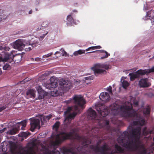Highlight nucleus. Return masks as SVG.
Listing matches in <instances>:
<instances>
[{"label":"nucleus","mask_w":154,"mask_h":154,"mask_svg":"<svg viewBox=\"0 0 154 154\" xmlns=\"http://www.w3.org/2000/svg\"><path fill=\"white\" fill-rule=\"evenodd\" d=\"M106 55L105 56H103L100 57L101 59H103L104 58H106L108 57L109 56H110V54H109L107 51H106Z\"/></svg>","instance_id":"a19ab883"},{"label":"nucleus","mask_w":154,"mask_h":154,"mask_svg":"<svg viewBox=\"0 0 154 154\" xmlns=\"http://www.w3.org/2000/svg\"><path fill=\"white\" fill-rule=\"evenodd\" d=\"M60 124V122H57L53 125V128H55L57 130V129L59 127Z\"/></svg>","instance_id":"58836bf2"},{"label":"nucleus","mask_w":154,"mask_h":154,"mask_svg":"<svg viewBox=\"0 0 154 154\" xmlns=\"http://www.w3.org/2000/svg\"><path fill=\"white\" fill-rule=\"evenodd\" d=\"M30 133L27 132H22L18 134L19 137H22L26 138L29 135Z\"/></svg>","instance_id":"bb28decb"},{"label":"nucleus","mask_w":154,"mask_h":154,"mask_svg":"<svg viewBox=\"0 0 154 154\" xmlns=\"http://www.w3.org/2000/svg\"><path fill=\"white\" fill-rule=\"evenodd\" d=\"M91 143V141L88 140L84 139H83V141L82 142V144L83 146H86L90 144Z\"/></svg>","instance_id":"f704fd0d"},{"label":"nucleus","mask_w":154,"mask_h":154,"mask_svg":"<svg viewBox=\"0 0 154 154\" xmlns=\"http://www.w3.org/2000/svg\"><path fill=\"white\" fill-rule=\"evenodd\" d=\"M122 79H121V82L122 83V86L124 88L126 89L129 85V83L126 80H123L122 82Z\"/></svg>","instance_id":"c85d7f7f"},{"label":"nucleus","mask_w":154,"mask_h":154,"mask_svg":"<svg viewBox=\"0 0 154 154\" xmlns=\"http://www.w3.org/2000/svg\"><path fill=\"white\" fill-rule=\"evenodd\" d=\"M151 108L149 105H146L145 108L143 110V113L144 116H148L150 115Z\"/></svg>","instance_id":"4be33fe9"},{"label":"nucleus","mask_w":154,"mask_h":154,"mask_svg":"<svg viewBox=\"0 0 154 154\" xmlns=\"http://www.w3.org/2000/svg\"><path fill=\"white\" fill-rule=\"evenodd\" d=\"M6 128H5L1 130H0V133H2L3 132L5 131H6Z\"/></svg>","instance_id":"5fc2aeb1"},{"label":"nucleus","mask_w":154,"mask_h":154,"mask_svg":"<svg viewBox=\"0 0 154 154\" xmlns=\"http://www.w3.org/2000/svg\"><path fill=\"white\" fill-rule=\"evenodd\" d=\"M114 147L117 151L114 152L113 153H123L124 152V149L122 148L118 144H116L114 146Z\"/></svg>","instance_id":"5701e85b"},{"label":"nucleus","mask_w":154,"mask_h":154,"mask_svg":"<svg viewBox=\"0 0 154 154\" xmlns=\"http://www.w3.org/2000/svg\"><path fill=\"white\" fill-rule=\"evenodd\" d=\"M52 116V115H48L47 116H45V117L46 119H47V121H48L50 119Z\"/></svg>","instance_id":"de8ad7c7"},{"label":"nucleus","mask_w":154,"mask_h":154,"mask_svg":"<svg viewBox=\"0 0 154 154\" xmlns=\"http://www.w3.org/2000/svg\"><path fill=\"white\" fill-rule=\"evenodd\" d=\"M150 71V72H154V66L153 67L151 70H149Z\"/></svg>","instance_id":"bf43d9fd"},{"label":"nucleus","mask_w":154,"mask_h":154,"mask_svg":"<svg viewBox=\"0 0 154 154\" xmlns=\"http://www.w3.org/2000/svg\"><path fill=\"white\" fill-rule=\"evenodd\" d=\"M48 23L47 21H44L42 23V26L41 27H38L37 29V30H40L41 29H45V28H46L47 27L48 25Z\"/></svg>","instance_id":"cd10ccee"},{"label":"nucleus","mask_w":154,"mask_h":154,"mask_svg":"<svg viewBox=\"0 0 154 154\" xmlns=\"http://www.w3.org/2000/svg\"><path fill=\"white\" fill-rule=\"evenodd\" d=\"M90 50H94V47L93 46H91L90 47H89L87 49H86L85 51H90Z\"/></svg>","instance_id":"09e8293b"},{"label":"nucleus","mask_w":154,"mask_h":154,"mask_svg":"<svg viewBox=\"0 0 154 154\" xmlns=\"http://www.w3.org/2000/svg\"><path fill=\"white\" fill-rule=\"evenodd\" d=\"M50 83L47 84L45 87L47 89L52 90V88H56L58 85L57 80L55 79L53 77L50 79Z\"/></svg>","instance_id":"6e6552de"},{"label":"nucleus","mask_w":154,"mask_h":154,"mask_svg":"<svg viewBox=\"0 0 154 154\" xmlns=\"http://www.w3.org/2000/svg\"><path fill=\"white\" fill-rule=\"evenodd\" d=\"M38 42L36 41L35 42H33L32 43V44L29 43V46H30L31 47H28V48H25V50L26 51H31L32 50V48L33 47V45L37 44L38 43Z\"/></svg>","instance_id":"7c9ffc66"},{"label":"nucleus","mask_w":154,"mask_h":154,"mask_svg":"<svg viewBox=\"0 0 154 154\" xmlns=\"http://www.w3.org/2000/svg\"><path fill=\"white\" fill-rule=\"evenodd\" d=\"M6 107L5 106H3L0 107V112H2V110L5 109Z\"/></svg>","instance_id":"3c124183"},{"label":"nucleus","mask_w":154,"mask_h":154,"mask_svg":"<svg viewBox=\"0 0 154 154\" xmlns=\"http://www.w3.org/2000/svg\"><path fill=\"white\" fill-rule=\"evenodd\" d=\"M17 124H19L20 125L22 126L21 128V129L23 130L24 128L26 127V120H24L18 123Z\"/></svg>","instance_id":"72a5a7b5"},{"label":"nucleus","mask_w":154,"mask_h":154,"mask_svg":"<svg viewBox=\"0 0 154 154\" xmlns=\"http://www.w3.org/2000/svg\"><path fill=\"white\" fill-rule=\"evenodd\" d=\"M98 113L103 117L106 116L109 113V108L106 106H103L97 109Z\"/></svg>","instance_id":"0eeeda50"},{"label":"nucleus","mask_w":154,"mask_h":154,"mask_svg":"<svg viewBox=\"0 0 154 154\" xmlns=\"http://www.w3.org/2000/svg\"><path fill=\"white\" fill-rule=\"evenodd\" d=\"M133 104L134 106H137L138 105V103L137 101H134L133 103Z\"/></svg>","instance_id":"603ef678"},{"label":"nucleus","mask_w":154,"mask_h":154,"mask_svg":"<svg viewBox=\"0 0 154 154\" xmlns=\"http://www.w3.org/2000/svg\"><path fill=\"white\" fill-rule=\"evenodd\" d=\"M35 91L33 89H29L26 92V97L27 98H35Z\"/></svg>","instance_id":"6ab92c4d"},{"label":"nucleus","mask_w":154,"mask_h":154,"mask_svg":"<svg viewBox=\"0 0 154 154\" xmlns=\"http://www.w3.org/2000/svg\"><path fill=\"white\" fill-rule=\"evenodd\" d=\"M150 72V71L149 69H145L144 70L140 69L136 71V73L139 76V78L140 76L144 75L146 74H147Z\"/></svg>","instance_id":"a211bd4d"},{"label":"nucleus","mask_w":154,"mask_h":154,"mask_svg":"<svg viewBox=\"0 0 154 154\" xmlns=\"http://www.w3.org/2000/svg\"><path fill=\"white\" fill-rule=\"evenodd\" d=\"M134 0V2H135V3H137V2H138V1H139V0Z\"/></svg>","instance_id":"680f3d73"},{"label":"nucleus","mask_w":154,"mask_h":154,"mask_svg":"<svg viewBox=\"0 0 154 154\" xmlns=\"http://www.w3.org/2000/svg\"><path fill=\"white\" fill-rule=\"evenodd\" d=\"M147 78L142 79L139 82V84L141 88L148 87L150 86V83L148 82Z\"/></svg>","instance_id":"4468645a"},{"label":"nucleus","mask_w":154,"mask_h":154,"mask_svg":"<svg viewBox=\"0 0 154 154\" xmlns=\"http://www.w3.org/2000/svg\"><path fill=\"white\" fill-rule=\"evenodd\" d=\"M14 57V56L13 54L12 53H9L7 52L5 54V57L3 59V61L11 63L14 61L13 59Z\"/></svg>","instance_id":"f8f14e48"},{"label":"nucleus","mask_w":154,"mask_h":154,"mask_svg":"<svg viewBox=\"0 0 154 154\" xmlns=\"http://www.w3.org/2000/svg\"><path fill=\"white\" fill-rule=\"evenodd\" d=\"M3 69L5 70H9L11 69V66L7 63L5 64L3 67Z\"/></svg>","instance_id":"e433bc0d"},{"label":"nucleus","mask_w":154,"mask_h":154,"mask_svg":"<svg viewBox=\"0 0 154 154\" xmlns=\"http://www.w3.org/2000/svg\"><path fill=\"white\" fill-rule=\"evenodd\" d=\"M63 49V51H64V54H63V56H66L67 55V53L63 49H61V50Z\"/></svg>","instance_id":"6e6d98bb"},{"label":"nucleus","mask_w":154,"mask_h":154,"mask_svg":"<svg viewBox=\"0 0 154 154\" xmlns=\"http://www.w3.org/2000/svg\"><path fill=\"white\" fill-rule=\"evenodd\" d=\"M130 127H131L130 126H129V127H128V129H129Z\"/></svg>","instance_id":"338daca9"},{"label":"nucleus","mask_w":154,"mask_h":154,"mask_svg":"<svg viewBox=\"0 0 154 154\" xmlns=\"http://www.w3.org/2000/svg\"><path fill=\"white\" fill-rule=\"evenodd\" d=\"M5 13V11L2 9H0V21L4 19H5L7 17L5 14L4 13Z\"/></svg>","instance_id":"a878e982"},{"label":"nucleus","mask_w":154,"mask_h":154,"mask_svg":"<svg viewBox=\"0 0 154 154\" xmlns=\"http://www.w3.org/2000/svg\"><path fill=\"white\" fill-rule=\"evenodd\" d=\"M80 82V81L79 80H74V84L75 85H77L79 84Z\"/></svg>","instance_id":"a18cd8bd"},{"label":"nucleus","mask_w":154,"mask_h":154,"mask_svg":"<svg viewBox=\"0 0 154 154\" xmlns=\"http://www.w3.org/2000/svg\"><path fill=\"white\" fill-rule=\"evenodd\" d=\"M2 72L1 69H0V74L2 73Z\"/></svg>","instance_id":"69168bd1"},{"label":"nucleus","mask_w":154,"mask_h":154,"mask_svg":"<svg viewBox=\"0 0 154 154\" xmlns=\"http://www.w3.org/2000/svg\"><path fill=\"white\" fill-rule=\"evenodd\" d=\"M18 57V56L17 55H16L15 57Z\"/></svg>","instance_id":"774afa93"},{"label":"nucleus","mask_w":154,"mask_h":154,"mask_svg":"<svg viewBox=\"0 0 154 154\" xmlns=\"http://www.w3.org/2000/svg\"><path fill=\"white\" fill-rule=\"evenodd\" d=\"M73 109L75 112H73L71 114H70L68 115V116L66 117L64 121V122L66 121H68L69 122L70 121V122L71 120H70L71 119H74L75 116L77 115L78 113L80 112V109L79 111V112L78 111L75 110L74 109Z\"/></svg>","instance_id":"dca6fc26"},{"label":"nucleus","mask_w":154,"mask_h":154,"mask_svg":"<svg viewBox=\"0 0 154 154\" xmlns=\"http://www.w3.org/2000/svg\"><path fill=\"white\" fill-rule=\"evenodd\" d=\"M92 69L96 76H97V74H105L106 72V71L104 70L97 69L96 68L93 67Z\"/></svg>","instance_id":"412c9836"},{"label":"nucleus","mask_w":154,"mask_h":154,"mask_svg":"<svg viewBox=\"0 0 154 154\" xmlns=\"http://www.w3.org/2000/svg\"><path fill=\"white\" fill-rule=\"evenodd\" d=\"M95 66L97 67L104 68L107 70L109 68V65L104 64L98 63L96 64Z\"/></svg>","instance_id":"393cba45"},{"label":"nucleus","mask_w":154,"mask_h":154,"mask_svg":"<svg viewBox=\"0 0 154 154\" xmlns=\"http://www.w3.org/2000/svg\"><path fill=\"white\" fill-rule=\"evenodd\" d=\"M24 44L22 41L20 40L16 41L14 44V48L18 50L22 51L24 47Z\"/></svg>","instance_id":"ddd939ff"},{"label":"nucleus","mask_w":154,"mask_h":154,"mask_svg":"<svg viewBox=\"0 0 154 154\" xmlns=\"http://www.w3.org/2000/svg\"><path fill=\"white\" fill-rule=\"evenodd\" d=\"M28 47H27V46H26V45H24V47H23V48H28Z\"/></svg>","instance_id":"e2e57ef3"},{"label":"nucleus","mask_w":154,"mask_h":154,"mask_svg":"<svg viewBox=\"0 0 154 154\" xmlns=\"http://www.w3.org/2000/svg\"><path fill=\"white\" fill-rule=\"evenodd\" d=\"M51 93L52 95L54 97L56 96L58 94V92L56 91H52Z\"/></svg>","instance_id":"79ce46f5"},{"label":"nucleus","mask_w":154,"mask_h":154,"mask_svg":"<svg viewBox=\"0 0 154 154\" xmlns=\"http://www.w3.org/2000/svg\"><path fill=\"white\" fill-rule=\"evenodd\" d=\"M32 11L31 10L29 12V14H32Z\"/></svg>","instance_id":"0e129e2a"},{"label":"nucleus","mask_w":154,"mask_h":154,"mask_svg":"<svg viewBox=\"0 0 154 154\" xmlns=\"http://www.w3.org/2000/svg\"><path fill=\"white\" fill-rule=\"evenodd\" d=\"M18 130L17 129L14 128L9 130L7 132V134L11 135H12L16 134L18 133Z\"/></svg>","instance_id":"c756f323"},{"label":"nucleus","mask_w":154,"mask_h":154,"mask_svg":"<svg viewBox=\"0 0 154 154\" xmlns=\"http://www.w3.org/2000/svg\"><path fill=\"white\" fill-rule=\"evenodd\" d=\"M143 134L145 136H147L148 134H154V127H153L152 130L147 129L146 127H144L142 130Z\"/></svg>","instance_id":"aec40b11"},{"label":"nucleus","mask_w":154,"mask_h":154,"mask_svg":"<svg viewBox=\"0 0 154 154\" xmlns=\"http://www.w3.org/2000/svg\"><path fill=\"white\" fill-rule=\"evenodd\" d=\"M99 50H96V51H91V52H88V53H95V52H99Z\"/></svg>","instance_id":"4d7b16f0"},{"label":"nucleus","mask_w":154,"mask_h":154,"mask_svg":"<svg viewBox=\"0 0 154 154\" xmlns=\"http://www.w3.org/2000/svg\"><path fill=\"white\" fill-rule=\"evenodd\" d=\"M132 142L131 141V142L128 143V146H127V147L129 149L128 150L131 151H135L138 150L140 154H147L146 150L144 146L141 144L140 142H138L137 144L136 142L135 141L134 142V144L132 146H129V145L131 143H132Z\"/></svg>","instance_id":"39448f33"},{"label":"nucleus","mask_w":154,"mask_h":154,"mask_svg":"<svg viewBox=\"0 0 154 154\" xmlns=\"http://www.w3.org/2000/svg\"><path fill=\"white\" fill-rule=\"evenodd\" d=\"M141 128L137 127L134 128H132L128 131H124L121 135L118 138V142L122 146L125 147L128 150L129 149L127 146H128V142H133L129 145L132 146L134 144V142H137L140 138Z\"/></svg>","instance_id":"7ed1b4c3"},{"label":"nucleus","mask_w":154,"mask_h":154,"mask_svg":"<svg viewBox=\"0 0 154 154\" xmlns=\"http://www.w3.org/2000/svg\"><path fill=\"white\" fill-rule=\"evenodd\" d=\"M96 121L98 122V125L100 127L106 128L107 130H109L110 127L109 126V120H98Z\"/></svg>","instance_id":"9d476101"},{"label":"nucleus","mask_w":154,"mask_h":154,"mask_svg":"<svg viewBox=\"0 0 154 154\" xmlns=\"http://www.w3.org/2000/svg\"><path fill=\"white\" fill-rule=\"evenodd\" d=\"M38 93V98L39 99H42L44 98V97L47 95V93L42 90L40 86L37 89Z\"/></svg>","instance_id":"f3484780"},{"label":"nucleus","mask_w":154,"mask_h":154,"mask_svg":"<svg viewBox=\"0 0 154 154\" xmlns=\"http://www.w3.org/2000/svg\"><path fill=\"white\" fill-rule=\"evenodd\" d=\"M40 120L39 119H30V130L32 131H34L36 128L39 129Z\"/></svg>","instance_id":"423d86ee"},{"label":"nucleus","mask_w":154,"mask_h":154,"mask_svg":"<svg viewBox=\"0 0 154 154\" xmlns=\"http://www.w3.org/2000/svg\"><path fill=\"white\" fill-rule=\"evenodd\" d=\"M106 51H105L103 50H99V52H100V53H106Z\"/></svg>","instance_id":"13d9d810"},{"label":"nucleus","mask_w":154,"mask_h":154,"mask_svg":"<svg viewBox=\"0 0 154 154\" xmlns=\"http://www.w3.org/2000/svg\"><path fill=\"white\" fill-rule=\"evenodd\" d=\"M40 120L42 125H44V123L47 122V120L45 117V116H41L40 117Z\"/></svg>","instance_id":"c9c22d12"},{"label":"nucleus","mask_w":154,"mask_h":154,"mask_svg":"<svg viewBox=\"0 0 154 154\" xmlns=\"http://www.w3.org/2000/svg\"><path fill=\"white\" fill-rule=\"evenodd\" d=\"M49 31V30H48L47 31H46V33L45 34H43L42 35L40 36V38L39 39H41V40H42L43 39L44 37H45L46 35H47L48 33V32Z\"/></svg>","instance_id":"37998d69"},{"label":"nucleus","mask_w":154,"mask_h":154,"mask_svg":"<svg viewBox=\"0 0 154 154\" xmlns=\"http://www.w3.org/2000/svg\"><path fill=\"white\" fill-rule=\"evenodd\" d=\"M129 75L130 77V79L131 81L134 80L138 78L139 76L136 73V71L135 72L130 73L129 74Z\"/></svg>","instance_id":"b1692460"},{"label":"nucleus","mask_w":154,"mask_h":154,"mask_svg":"<svg viewBox=\"0 0 154 154\" xmlns=\"http://www.w3.org/2000/svg\"><path fill=\"white\" fill-rule=\"evenodd\" d=\"M67 20L69 23H72L73 22L74 20L72 17L71 15H68L67 18Z\"/></svg>","instance_id":"4c0bfd02"},{"label":"nucleus","mask_w":154,"mask_h":154,"mask_svg":"<svg viewBox=\"0 0 154 154\" xmlns=\"http://www.w3.org/2000/svg\"><path fill=\"white\" fill-rule=\"evenodd\" d=\"M151 151L152 153L154 154V147L152 148Z\"/></svg>","instance_id":"052dcab7"},{"label":"nucleus","mask_w":154,"mask_h":154,"mask_svg":"<svg viewBox=\"0 0 154 154\" xmlns=\"http://www.w3.org/2000/svg\"><path fill=\"white\" fill-rule=\"evenodd\" d=\"M73 133L70 132L66 133L61 131L55 136V140L51 143L50 147L48 148L44 146H42L40 154H60L59 151L56 149L60 145L65 141L71 139L73 137Z\"/></svg>","instance_id":"f03ea898"},{"label":"nucleus","mask_w":154,"mask_h":154,"mask_svg":"<svg viewBox=\"0 0 154 154\" xmlns=\"http://www.w3.org/2000/svg\"><path fill=\"white\" fill-rule=\"evenodd\" d=\"M87 115L89 119L92 120L95 119L97 116L96 112L91 108H90L88 110Z\"/></svg>","instance_id":"2eb2a0df"},{"label":"nucleus","mask_w":154,"mask_h":154,"mask_svg":"<svg viewBox=\"0 0 154 154\" xmlns=\"http://www.w3.org/2000/svg\"><path fill=\"white\" fill-rule=\"evenodd\" d=\"M59 83L60 86L66 88L67 90L70 89L72 88V84L69 81H68L65 80L63 79H61L59 82Z\"/></svg>","instance_id":"1a4fd4ad"},{"label":"nucleus","mask_w":154,"mask_h":154,"mask_svg":"<svg viewBox=\"0 0 154 154\" xmlns=\"http://www.w3.org/2000/svg\"><path fill=\"white\" fill-rule=\"evenodd\" d=\"M73 100L74 101V103L75 104L73 107V109H74L75 110L79 112V107H80L82 109L85 108L84 105L85 104L86 102L82 95H75L72 99L70 98L68 100H65L64 102L66 103V104H69Z\"/></svg>","instance_id":"20e7f679"},{"label":"nucleus","mask_w":154,"mask_h":154,"mask_svg":"<svg viewBox=\"0 0 154 154\" xmlns=\"http://www.w3.org/2000/svg\"><path fill=\"white\" fill-rule=\"evenodd\" d=\"M72 108L71 107H69L64 112V113L65 114L67 112H69L72 110Z\"/></svg>","instance_id":"c03bdc74"},{"label":"nucleus","mask_w":154,"mask_h":154,"mask_svg":"<svg viewBox=\"0 0 154 154\" xmlns=\"http://www.w3.org/2000/svg\"><path fill=\"white\" fill-rule=\"evenodd\" d=\"M94 76H91L88 77H86V79L89 80H92L94 79Z\"/></svg>","instance_id":"49530a36"},{"label":"nucleus","mask_w":154,"mask_h":154,"mask_svg":"<svg viewBox=\"0 0 154 154\" xmlns=\"http://www.w3.org/2000/svg\"><path fill=\"white\" fill-rule=\"evenodd\" d=\"M94 50L97 49H100L101 48V47L100 45L94 46Z\"/></svg>","instance_id":"8fccbe9b"},{"label":"nucleus","mask_w":154,"mask_h":154,"mask_svg":"<svg viewBox=\"0 0 154 154\" xmlns=\"http://www.w3.org/2000/svg\"><path fill=\"white\" fill-rule=\"evenodd\" d=\"M71 149H68L65 147H63L62 149V151L63 154H68L71 152Z\"/></svg>","instance_id":"2f4dec72"},{"label":"nucleus","mask_w":154,"mask_h":154,"mask_svg":"<svg viewBox=\"0 0 154 154\" xmlns=\"http://www.w3.org/2000/svg\"><path fill=\"white\" fill-rule=\"evenodd\" d=\"M106 90L108 91L110 94H112V88L111 86H109L108 87H107Z\"/></svg>","instance_id":"ea45409f"},{"label":"nucleus","mask_w":154,"mask_h":154,"mask_svg":"<svg viewBox=\"0 0 154 154\" xmlns=\"http://www.w3.org/2000/svg\"><path fill=\"white\" fill-rule=\"evenodd\" d=\"M51 54H47L44 55V56H43V57L45 58L51 56Z\"/></svg>","instance_id":"864d4df0"},{"label":"nucleus","mask_w":154,"mask_h":154,"mask_svg":"<svg viewBox=\"0 0 154 154\" xmlns=\"http://www.w3.org/2000/svg\"><path fill=\"white\" fill-rule=\"evenodd\" d=\"M109 108L111 114L114 116L118 114L120 111L124 110L122 113V116L128 121L132 122V124L133 125H139L142 126L145 124V120L140 114L137 113L135 111H131L132 109V106H120L116 104H113L110 106Z\"/></svg>","instance_id":"f257e3e1"},{"label":"nucleus","mask_w":154,"mask_h":154,"mask_svg":"<svg viewBox=\"0 0 154 154\" xmlns=\"http://www.w3.org/2000/svg\"><path fill=\"white\" fill-rule=\"evenodd\" d=\"M85 50H79L74 52L73 54L75 56H77L79 54L80 55L85 53Z\"/></svg>","instance_id":"473e14b6"},{"label":"nucleus","mask_w":154,"mask_h":154,"mask_svg":"<svg viewBox=\"0 0 154 154\" xmlns=\"http://www.w3.org/2000/svg\"><path fill=\"white\" fill-rule=\"evenodd\" d=\"M99 98L103 101L107 102L110 100V97L108 93L104 92L100 93Z\"/></svg>","instance_id":"9b49d317"}]
</instances>
